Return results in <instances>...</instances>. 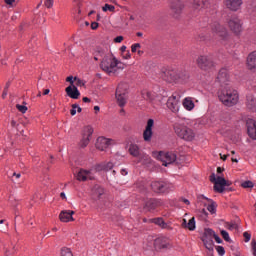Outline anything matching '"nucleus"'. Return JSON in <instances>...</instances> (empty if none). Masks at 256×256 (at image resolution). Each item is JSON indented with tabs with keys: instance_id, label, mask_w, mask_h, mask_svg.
I'll list each match as a JSON object with an SVG mask.
<instances>
[{
	"instance_id": "nucleus-44",
	"label": "nucleus",
	"mask_w": 256,
	"mask_h": 256,
	"mask_svg": "<svg viewBox=\"0 0 256 256\" xmlns=\"http://www.w3.org/2000/svg\"><path fill=\"white\" fill-rule=\"evenodd\" d=\"M94 55H97V57H99V59H101V57H103V55H105V52H103V49L97 48V50L94 52Z\"/></svg>"
},
{
	"instance_id": "nucleus-27",
	"label": "nucleus",
	"mask_w": 256,
	"mask_h": 256,
	"mask_svg": "<svg viewBox=\"0 0 256 256\" xmlns=\"http://www.w3.org/2000/svg\"><path fill=\"white\" fill-rule=\"evenodd\" d=\"M193 7L198 11L208 9V7H211V0H194Z\"/></svg>"
},
{
	"instance_id": "nucleus-23",
	"label": "nucleus",
	"mask_w": 256,
	"mask_h": 256,
	"mask_svg": "<svg viewBox=\"0 0 256 256\" xmlns=\"http://www.w3.org/2000/svg\"><path fill=\"white\" fill-rule=\"evenodd\" d=\"M246 127L249 137H251V139H256V121L253 119H248L246 121Z\"/></svg>"
},
{
	"instance_id": "nucleus-17",
	"label": "nucleus",
	"mask_w": 256,
	"mask_h": 256,
	"mask_svg": "<svg viewBox=\"0 0 256 256\" xmlns=\"http://www.w3.org/2000/svg\"><path fill=\"white\" fill-rule=\"evenodd\" d=\"M91 135H93V127H91V126L84 127L82 139L79 143V145L82 149H85V147H87V145H89V143L91 141Z\"/></svg>"
},
{
	"instance_id": "nucleus-30",
	"label": "nucleus",
	"mask_w": 256,
	"mask_h": 256,
	"mask_svg": "<svg viewBox=\"0 0 256 256\" xmlns=\"http://www.w3.org/2000/svg\"><path fill=\"white\" fill-rule=\"evenodd\" d=\"M182 105L186 111H193L195 109V102H193V98L191 97L184 98Z\"/></svg>"
},
{
	"instance_id": "nucleus-48",
	"label": "nucleus",
	"mask_w": 256,
	"mask_h": 256,
	"mask_svg": "<svg viewBox=\"0 0 256 256\" xmlns=\"http://www.w3.org/2000/svg\"><path fill=\"white\" fill-rule=\"evenodd\" d=\"M213 239H215L216 243H223V240L221 239V237H219L217 234H215L214 232V235H213Z\"/></svg>"
},
{
	"instance_id": "nucleus-63",
	"label": "nucleus",
	"mask_w": 256,
	"mask_h": 256,
	"mask_svg": "<svg viewBox=\"0 0 256 256\" xmlns=\"http://www.w3.org/2000/svg\"><path fill=\"white\" fill-rule=\"evenodd\" d=\"M11 127H17V122L15 120L11 121Z\"/></svg>"
},
{
	"instance_id": "nucleus-15",
	"label": "nucleus",
	"mask_w": 256,
	"mask_h": 256,
	"mask_svg": "<svg viewBox=\"0 0 256 256\" xmlns=\"http://www.w3.org/2000/svg\"><path fill=\"white\" fill-rule=\"evenodd\" d=\"M213 235H215V231L210 228L204 230V234L202 236V241L204 247L208 249V251H213Z\"/></svg>"
},
{
	"instance_id": "nucleus-19",
	"label": "nucleus",
	"mask_w": 256,
	"mask_h": 256,
	"mask_svg": "<svg viewBox=\"0 0 256 256\" xmlns=\"http://www.w3.org/2000/svg\"><path fill=\"white\" fill-rule=\"evenodd\" d=\"M155 125V120L148 119L147 125L143 132L144 141H151V137H153V126Z\"/></svg>"
},
{
	"instance_id": "nucleus-22",
	"label": "nucleus",
	"mask_w": 256,
	"mask_h": 256,
	"mask_svg": "<svg viewBox=\"0 0 256 256\" xmlns=\"http://www.w3.org/2000/svg\"><path fill=\"white\" fill-rule=\"evenodd\" d=\"M76 178L78 181H87V179H95V176L93 175V172L89 170L80 169L76 175Z\"/></svg>"
},
{
	"instance_id": "nucleus-20",
	"label": "nucleus",
	"mask_w": 256,
	"mask_h": 256,
	"mask_svg": "<svg viewBox=\"0 0 256 256\" xmlns=\"http://www.w3.org/2000/svg\"><path fill=\"white\" fill-rule=\"evenodd\" d=\"M113 140L109 138H105L103 136L98 137L96 140V149H99V151H105L110 145H112Z\"/></svg>"
},
{
	"instance_id": "nucleus-1",
	"label": "nucleus",
	"mask_w": 256,
	"mask_h": 256,
	"mask_svg": "<svg viewBox=\"0 0 256 256\" xmlns=\"http://www.w3.org/2000/svg\"><path fill=\"white\" fill-rule=\"evenodd\" d=\"M160 77L167 83H187L189 80V72L187 70L175 71L164 69L160 73Z\"/></svg>"
},
{
	"instance_id": "nucleus-14",
	"label": "nucleus",
	"mask_w": 256,
	"mask_h": 256,
	"mask_svg": "<svg viewBox=\"0 0 256 256\" xmlns=\"http://www.w3.org/2000/svg\"><path fill=\"white\" fill-rule=\"evenodd\" d=\"M157 159L162 161L164 167H167L168 165H171V163L177 161V154L173 152H159Z\"/></svg>"
},
{
	"instance_id": "nucleus-50",
	"label": "nucleus",
	"mask_w": 256,
	"mask_h": 256,
	"mask_svg": "<svg viewBox=\"0 0 256 256\" xmlns=\"http://www.w3.org/2000/svg\"><path fill=\"white\" fill-rule=\"evenodd\" d=\"M123 59H131V52L127 50L124 54H122Z\"/></svg>"
},
{
	"instance_id": "nucleus-4",
	"label": "nucleus",
	"mask_w": 256,
	"mask_h": 256,
	"mask_svg": "<svg viewBox=\"0 0 256 256\" xmlns=\"http://www.w3.org/2000/svg\"><path fill=\"white\" fill-rule=\"evenodd\" d=\"M174 132L180 139H184V141H193V139H195V132L193 129L185 126V123L183 122L174 124Z\"/></svg>"
},
{
	"instance_id": "nucleus-45",
	"label": "nucleus",
	"mask_w": 256,
	"mask_h": 256,
	"mask_svg": "<svg viewBox=\"0 0 256 256\" xmlns=\"http://www.w3.org/2000/svg\"><path fill=\"white\" fill-rule=\"evenodd\" d=\"M77 107H79V105H77V104H73V105H72V109L70 110V114H71L72 116L77 115Z\"/></svg>"
},
{
	"instance_id": "nucleus-34",
	"label": "nucleus",
	"mask_w": 256,
	"mask_h": 256,
	"mask_svg": "<svg viewBox=\"0 0 256 256\" xmlns=\"http://www.w3.org/2000/svg\"><path fill=\"white\" fill-rule=\"evenodd\" d=\"M202 199H205L207 202H209L210 204L207 207V210L210 213H215V209H217V204L215 203V201H213L212 199H209L207 197H205L204 195L201 196Z\"/></svg>"
},
{
	"instance_id": "nucleus-21",
	"label": "nucleus",
	"mask_w": 256,
	"mask_h": 256,
	"mask_svg": "<svg viewBox=\"0 0 256 256\" xmlns=\"http://www.w3.org/2000/svg\"><path fill=\"white\" fill-rule=\"evenodd\" d=\"M185 5L181 0H173L171 3V11L174 14V17H178L180 13H183Z\"/></svg>"
},
{
	"instance_id": "nucleus-51",
	"label": "nucleus",
	"mask_w": 256,
	"mask_h": 256,
	"mask_svg": "<svg viewBox=\"0 0 256 256\" xmlns=\"http://www.w3.org/2000/svg\"><path fill=\"white\" fill-rule=\"evenodd\" d=\"M227 229L230 231H233V229H237V224L232 223V224H227Z\"/></svg>"
},
{
	"instance_id": "nucleus-55",
	"label": "nucleus",
	"mask_w": 256,
	"mask_h": 256,
	"mask_svg": "<svg viewBox=\"0 0 256 256\" xmlns=\"http://www.w3.org/2000/svg\"><path fill=\"white\" fill-rule=\"evenodd\" d=\"M4 3H6V5L13 6V3H15V0H4Z\"/></svg>"
},
{
	"instance_id": "nucleus-5",
	"label": "nucleus",
	"mask_w": 256,
	"mask_h": 256,
	"mask_svg": "<svg viewBox=\"0 0 256 256\" xmlns=\"http://www.w3.org/2000/svg\"><path fill=\"white\" fill-rule=\"evenodd\" d=\"M196 65L201 71H213L215 69V62L208 55L198 56Z\"/></svg>"
},
{
	"instance_id": "nucleus-59",
	"label": "nucleus",
	"mask_w": 256,
	"mask_h": 256,
	"mask_svg": "<svg viewBox=\"0 0 256 256\" xmlns=\"http://www.w3.org/2000/svg\"><path fill=\"white\" fill-rule=\"evenodd\" d=\"M120 173L121 175L125 176V175H128L129 172H127V169H122Z\"/></svg>"
},
{
	"instance_id": "nucleus-57",
	"label": "nucleus",
	"mask_w": 256,
	"mask_h": 256,
	"mask_svg": "<svg viewBox=\"0 0 256 256\" xmlns=\"http://www.w3.org/2000/svg\"><path fill=\"white\" fill-rule=\"evenodd\" d=\"M187 225H188L187 220H186V219H183V220H182V227H184L185 229H187Z\"/></svg>"
},
{
	"instance_id": "nucleus-60",
	"label": "nucleus",
	"mask_w": 256,
	"mask_h": 256,
	"mask_svg": "<svg viewBox=\"0 0 256 256\" xmlns=\"http://www.w3.org/2000/svg\"><path fill=\"white\" fill-rule=\"evenodd\" d=\"M7 97V88H4V91L2 93V99H5Z\"/></svg>"
},
{
	"instance_id": "nucleus-29",
	"label": "nucleus",
	"mask_w": 256,
	"mask_h": 256,
	"mask_svg": "<svg viewBox=\"0 0 256 256\" xmlns=\"http://www.w3.org/2000/svg\"><path fill=\"white\" fill-rule=\"evenodd\" d=\"M247 67L250 70L256 69V51L250 53L247 57Z\"/></svg>"
},
{
	"instance_id": "nucleus-54",
	"label": "nucleus",
	"mask_w": 256,
	"mask_h": 256,
	"mask_svg": "<svg viewBox=\"0 0 256 256\" xmlns=\"http://www.w3.org/2000/svg\"><path fill=\"white\" fill-rule=\"evenodd\" d=\"M115 43H121L123 41V36H118L114 39Z\"/></svg>"
},
{
	"instance_id": "nucleus-18",
	"label": "nucleus",
	"mask_w": 256,
	"mask_h": 256,
	"mask_svg": "<svg viewBox=\"0 0 256 256\" xmlns=\"http://www.w3.org/2000/svg\"><path fill=\"white\" fill-rule=\"evenodd\" d=\"M154 248L156 251L161 249H171V241L165 237H159L154 240Z\"/></svg>"
},
{
	"instance_id": "nucleus-6",
	"label": "nucleus",
	"mask_w": 256,
	"mask_h": 256,
	"mask_svg": "<svg viewBox=\"0 0 256 256\" xmlns=\"http://www.w3.org/2000/svg\"><path fill=\"white\" fill-rule=\"evenodd\" d=\"M210 181L211 183H214V191H216V193H223V191H225V187H229V185H231V183L227 182L225 178L216 176L215 173L210 175Z\"/></svg>"
},
{
	"instance_id": "nucleus-24",
	"label": "nucleus",
	"mask_w": 256,
	"mask_h": 256,
	"mask_svg": "<svg viewBox=\"0 0 256 256\" xmlns=\"http://www.w3.org/2000/svg\"><path fill=\"white\" fill-rule=\"evenodd\" d=\"M73 215H75V211L64 210L60 213L59 219L62 223H69V221H75Z\"/></svg>"
},
{
	"instance_id": "nucleus-37",
	"label": "nucleus",
	"mask_w": 256,
	"mask_h": 256,
	"mask_svg": "<svg viewBox=\"0 0 256 256\" xmlns=\"http://www.w3.org/2000/svg\"><path fill=\"white\" fill-rule=\"evenodd\" d=\"M221 236L223 237L224 241L227 243H231V237H229V232L225 230H221Z\"/></svg>"
},
{
	"instance_id": "nucleus-32",
	"label": "nucleus",
	"mask_w": 256,
	"mask_h": 256,
	"mask_svg": "<svg viewBox=\"0 0 256 256\" xmlns=\"http://www.w3.org/2000/svg\"><path fill=\"white\" fill-rule=\"evenodd\" d=\"M246 107L250 109V111H255L256 99L252 94L246 96Z\"/></svg>"
},
{
	"instance_id": "nucleus-36",
	"label": "nucleus",
	"mask_w": 256,
	"mask_h": 256,
	"mask_svg": "<svg viewBox=\"0 0 256 256\" xmlns=\"http://www.w3.org/2000/svg\"><path fill=\"white\" fill-rule=\"evenodd\" d=\"M102 11H104V12L110 11V13H115V6H113L111 4H105L102 7Z\"/></svg>"
},
{
	"instance_id": "nucleus-52",
	"label": "nucleus",
	"mask_w": 256,
	"mask_h": 256,
	"mask_svg": "<svg viewBox=\"0 0 256 256\" xmlns=\"http://www.w3.org/2000/svg\"><path fill=\"white\" fill-rule=\"evenodd\" d=\"M66 81L68 82V83H70V87H73L74 85H73V76H68L67 78H66Z\"/></svg>"
},
{
	"instance_id": "nucleus-42",
	"label": "nucleus",
	"mask_w": 256,
	"mask_h": 256,
	"mask_svg": "<svg viewBox=\"0 0 256 256\" xmlns=\"http://www.w3.org/2000/svg\"><path fill=\"white\" fill-rule=\"evenodd\" d=\"M139 49H141V44L139 43H135L131 46L132 53H137Z\"/></svg>"
},
{
	"instance_id": "nucleus-49",
	"label": "nucleus",
	"mask_w": 256,
	"mask_h": 256,
	"mask_svg": "<svg viewBox=\"0 0 256 256\" xmlns=\"http://www.w3.org/2000/svg\"><path fill=\"white\" fill-rule=\"evenodd\" d=\"M45 6L51 9V7H53V0H45Z\"/></svg>"
},
{
	"instance_id": "nucleus-46",
	"label": "nucleus",
	"mask_w": 256,
	"mask_h": 256,
	"mask_svg": "<svg viewBox=\"0 0 256 256\" xmlns=\"http://www.w3.org/2000/svg\"><path fill=\"white\" fill-rule=\"evenodd\" d=\"M251 249H252L253 255L256 256V240L255 239L251 241Z\"/></svg>"
},
{
	"instance_id": "nucleus-12",
	"label": "nucleus",
	"mask_w": 256,
	"mask_h": 256,
	"mask_svg": "<svg viewBox=\"0 0 256 256\" xmlns=\"http://www.w3.org/2000/svg\"><path fill=\"white\" fill-rule=\"evenodd\" d=\"M216 83L222 87V89H225V87H231V77L229 76V71H227V69H220L216 77Z\"/></svg>"
},
{
	"instance_id": "nucleus-28",
	"label": "nucleus",
	"mask_w": 256,
	"mask_h": 256,
	"mask_svg": "<svg viewBox=\"0 0 256 256\" xmlns=\"http://www.w3.org/2000/svg\"><path fill=\"white\" fill-rule=\"evenodd\" d=\"M105 190L103 189V187L99 186V185H95L92 188V197L95 200H99L101 199V196L104 195Z\"/></svg>"
},
{
	"instance_id": "nucleus-9",
	"label": "nucleus",
	"mask_w": 256,
	"mask_h": 256,
	"mask_svg": "<svg viewBox=\"0 0 256 256\" xmlns=\"http://www.w3.org/2000/svg\"><path fill=\"white\" fill-rule=\"evenodd\" d=\"M129 153L132 157H136L139 163H151V157L149 155L143 153L141 149L137 146V144H131L129 146Z\"/></svg>"
},
{
	"instance_id": "nucleus-8",
	"label": "nucleus",
	"mask_w": 256,
	"mask_h": 256,
	"mask_svg": "<svg viewBox=\"0 0 256 256\" xmlns=\"http://www.w3.org/2000/svg\"><path fill=\"white\" fill-rule=\"evenodd\" d=\"M227 25L232 31V33H235V35H239L243 31V22H241V19L237 15H231L227 19Z\"/></svg>"
},
{
	"instance_id": "nucleus-64",
	"label": "nucleus",
	"mask_w": 256,
	"mask_h": 256,
	"mask_svg": "<svg viewBox=\"0 0 256 256\" xmlns=\"http://www.w3.org/2000/svg\"><path fill=\"white\" fill-rule=\"evenodd\" d=\"M222 171H224L223 168H221V167H218V168H217V173H221Z\"/></svg>"
},
{
	"instance_id": "nucleus-13",
	"label": "nucleus",
	"mask_w": 256,
	"mask_h": 256,
	"mask_svg": "<svg viewBox=\"0 0 256 256\" xmlns=\"http://www.w3.org/2000/svg\"><path fill=\"white\" fill-rule=\"evenodd\" d=\"M180 101L181 96L179 94H172L168 98L166 105L172 113H179V108L181 107Z\"/></svg>"
},
{
	"instance_id": "nucleus-2",
	"label": "nucleus",
	"mask_w": 256,
	"mask_h": 256,
	"mask_svg": "<svg viewBox=\"0 0 256 256\" xmlns=\"http://www.w3.org/2000/svg\"><path fill=\"white\" fill-rule=\"evenodd\" d=\"M100 68L108 75H114L118 69H125V64L117 60L113 54H107L101 61Z\"/></svg>"
},
{
	"instance_id": "nucleus-10",
	"label": "nucleus",
	"mask_w": 256,
	"mask_h": 256,
	"mask_svg": "<svg viewBox=\"0 0 256 256\" xmlns=\"http://www.w3.org/2000/svg\"><path fill=\"white\" fill-rule=\"evenodd\" d=\"M212 33H215V35H218L222 41H227L229 39V32L227 31V28L221 23L214 21L210 24Z\"/></svg>"
},
{
	"instance_id": "nucleus-31",
	"label": "nucleus",
	"mask_w": 256,
	"mask_h": 256,
	"mask_svg": "<svg viewBox=\"0 0 256 256\" xmlns=\"http://www.w3.org/2000/svg\"><path fill=\"white\" fill-rule=\"evenodd\" d=\"M148 222L154 223V225H158V227H161V229H169V224H167L161 217L152 218Z\"/></svg>"
},
{
	"instance_id": "nucleus-40",
	"label": "nucleus",
	"mask_w": 256,
	"mask_h": 256,
	"mask_svg": "<svg viewBox=\"0 0 256 256\" xmlns=\"http://www.w3.org/2000/svg\"><path fill=\"white\" fill-rule=\"evenodd\" d=\"M101 169H103L104 171H111V169H113L112 162H108L104 164Z\"/></svg>"
},
{
	"instance_id": "nucleus-61",
	"label": "nucleus",
	"mask_w": 256,
	"mask_h": 256,
	"mask_svg": "<svg viewBox=\"0 0 256 256\" xmlns=\"http://www.w3.org/2000/svg\"><path fill=\"white\" fill-rule=\"evenodd\" d=\"M82 101H83L84 103H91V99H89V98H87V97H84V98L82 99Z\"/></svg>"
},
{
	"instance_id": "nucleus-43",
	"label": "nucleus",
	"mask_w": 256,
	"mask_h": 256,
	"mask_svg": "<svg viewBox=\"0 0 256 256\" xmlns=\"http://www.w3.org/2000/svg\"><path fill=\"white\" fill-rule=\"evenodd\" d=\"M216 251L220 256L225 255V248L223 246H216Z\"/></svg>"
},
{
	"instance_id": "nucleus-16",
	"label": "nucleus",
	"mask_w": 256,
	"mask_h": 256,
	"mask_svg": "<svg viewBox=\"0 0 256 256\" xmlns=\"http://www.w3.org/2000/svg\"><path fill=\"white\" fill-rule=\"evenodd\" d=\"M163 205V202L159 199L150 198L144 202L143 211L146 213H153L155 209H158V207H161Z\"/></svg>"
},
{
	"instance_id": "nucleus-3",
	"label": "nucleus",
	"mask_w": 256,
	"mask_h": 256,
	"mask_svg": "<svg viewBox=\"0 0 256 256\" xmlns=\"http://www.w3.org/2000/svg\"><path fill=\"white\" fill-rule=\"evenodd\" d=\"M218 97L223 105H226L227 107L237 105V103L239 102V93L237 92V90H235V88L231 86L222 88Z\"/></svg>"
},
{
	"instance_id": "nucleus-7",
	"label": "nucleus",
	"mask_w": 256,
	"mask_h": 256,
	"mask_svg": "<svg viewBox=\"0 0 256 256\" xmlns=\"http://www.w3.org/2000/svg\"><path fill=\"white\" fill-rule=\"evenodd\" d=\"M154 193H169L175 189V186L166 181H154L151 183Z\"/></svg>"
},
{
	"instance_id": "nucleus-11",
	"label": "nucleus",
	"mask_w": 256,
	"mask_h": 256,
	"mask_svg": "<svg viewBox=\"0 0 256 256\" xmlns=\"http://www.w3.org/2000/svg\"><path fill=\"white\" fill-rule=\"evenodd\" d=\"M127 89L129 86L126 83H120L116 89V99L120 107H125L127 103Z\"/></svg>"
},
{
	"instance_id": "nucleus-47",
	"label": "nucleus",
	"mask_w": 256,
	"mask_h": 256,
	"mask_svg": "<svg viewBox=\"0 0 256 256\" xmlns=\"http://www.w3.org/2000/svg\"><path fill=\"white\" fill-rule=\"evenodd\" d=\"M243 237L245 239V243H249V241H251V234H249V232H244Z\"/></svg>"
},
{
	"instance_id": "nucleus-25",
	"label": "nucleus",
	"mask_w": 256,
	"mask_h": 256,
	"mask_svg": "<svg viewBox=\"0 0 256 256\" xmlns=\"http://www.w3.org/2000/svg\"><path fill=\"white\" fill-rule=\"evenodd\" d=\"M225 5L230 11H239L243 5V0H226Z\"/></svg>"
},
{
	"instance_id": "nucleus-26",
	"label": "nucleus",
	"mask_w": 256,
	"mask_h": 256,
	"mask_svg": "<svg viewBox=\"0 0 256 256\" xmlns=\"http://www.w3.org/2000/svg\"><path fill=\"white\" fill-rule=\"evenodd\" d=\"M66 94L70 99H79L81 97V92H79V89H77V86H68L65 89Z\"/></svg>"
},
{
	"instance_id": "nucleus-41",
	"label": "nucleus",
	"mask_w": 256,
	"mask_h": 256,
	"mask_svg": "<svg viewBox=\"0 0 256 256\" xmlns=\"http://www.w3.org/2000/svg\"><path fill=\"white\" fill-rule=\"evenodd\" d=\"M16 109H18L20 113H27V106L25 105L17 104Z\"/></svg>"
},
{
	"instance_id": "nucleus-35",
	"label": "nucleus",
	"mask_w": 256,
	"mask_h": 256,
	"mask_svg": "<svg viewBox=\"0 0 256 256\" xmlns=\"http://www.w3.org/2000/svg\"><path fill=\"white\" fill-rule=\"evenodd\" d=\"M195 217H192L189 221H188V224H187V228L186 229H189V231H195Z\"/></svg>"
},
{
	"instance_id": "nucleus-38",
	"label": "nucleus",
	"mask_w": 256,
	"mask_h": 256,
	"mask_svg": "<svg viewBox=\"0 0 256 256\" xmlns=\"http://www.w3.org/2000/svg\"><path fill=\"white\" fill-rule=\"evenodd\" d=\"M61 256H73V252H71V249L63 247L61 249Z\"/></svg>"
},
{
	"instance_id": "nucleus-33",
	"label": "nucleus",
	"mask_w": 256,
	"mask_h": 256,
	"mask_svg": "<svg viewBox=\"0 0 256 256\" xmlns=\"http://www.w3.org/2000/svg\"><path fill=\"white\" fill-rule=\"evenodd\" d=\"M142 97H143V99H145V101H149L151 103V102L155 101L157 94L155 92L143 90Z\"/></svg>"
},
{
	"instance_id": "nucleus-62",
	"label": "nucleus",
	"mask_w": 256,
	"mask_h": 256,
	"mask_svg": "<svg viewBox=\"0 0 256 256\" xmlns=\"http://www.w3.org/2000/svg\"><path fill=\"white\" fill-rule=\"evenodd\" d=\"M13 177H16V179H20L21 178V173H13Z\"/></svg>"
},
{
	"instance_id": "nucleus-53",
	"label": "nucleus",
	"mask_w": 256,
	"mask_h": 256,
	"mask_svg": "<svg viewBox=\"0 0 256 256\" xmlns=\"http://www.w3.org/2000/svg\"><path fill=\"white\" fill-rule=\"evenodd\" d=\"M98 27H99V23H97V22L91 23V29L95 30V29H98Z\"/></svg>"
},
{
	"instance_id": "nucleus-58",
	"label": "nucleus",
	"mask_w": 256,
	"mask_h": 256,
	"mask_svg": "<svg viewBox=\"0 0 256 256\" xmlns=\"http://www.w3.org/2000/svg\"><path fill=\"white\" fill-rule=\"evenodd\" d=\"M227 157H229V155L220 154V158L222 159V161H227Z\"/></svg>"
},
{
	"instance_id": "nucleus-39",
	"label": "nucleus",
	"mask_w": 256,
	"mask_h": 256,
	"mask_svg": "<svg viewBox=\"0 0 256 256\" xmlns=\"http://www.w3.org/2000/svg\"><path fill=\"white\" fill-rule=\"evenodd\" d=\"M241 186L244 188V189H251L253 187V182L251 181H244Z\"/></svg>"
},
{
	"instance_id": "nucleus-56",
	"label": "nucleus",
	"mask_w": 256,
	"mask_h": 256,
	"mask_svg": "<svg viewBox=\"0 0 256 256\" xmlns=\"http://www.w3.org/2000/svg\"><path fill=\"white\" fill-rule=\"evenodd\" d=\"M120 51L122 55L125 54V52L127 51V46H121Z\"/></svg>"
}]
</instances>
